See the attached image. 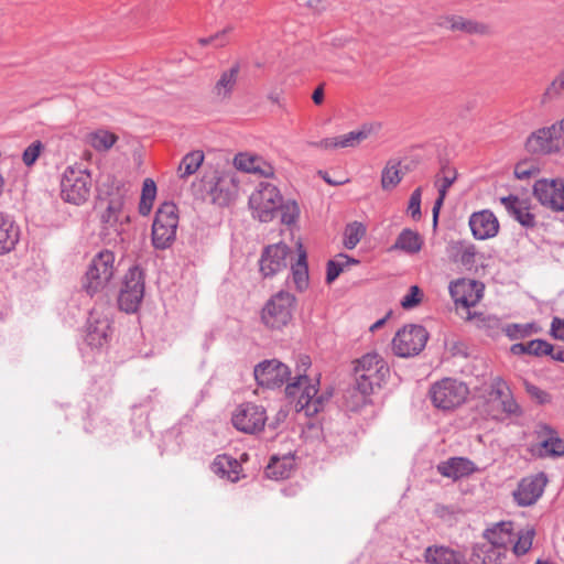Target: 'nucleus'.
<instances>
[{
    "instance_id": "nucleus-1",
    "label": "nucleus",
    "mask_w": 564,
    "mask_h": 564,
    "mask_svg": "<svg viewBox=\"0 0 564 564\" xmlns=\"http://www.w3.org/2000/svg\"><path fill=\"white\" fill-rule=\"evenodd\" d=\"M202 185L212 203L224 207L237 199L240 180L231 169H212L205 172Z\"/></svg>"
},
{
    "instance_id": "nucleus-2",
    "label": "nucleus",
    "mask_w": 564,
    "mask_h": 564,
    "mask_svg": "<svg viewBox=\"0 0 564 564\" xmlns=\"http://www.w3.org/2000/svg\"><path fill=\"white\" fill-rule=\"evenodd\" d=\"M316 384L311 383L306 375L299 373L294 381L285 388L286 397L295 400L296 412H304L306 416L317 414L324 405L325 398L317 395Z\"/></svg>"
},
{
    "instance_id": "nucleus-3",
    "label": "nucleus",
    "mask_w": 564,
    "mask_h": 564,
    "mask_svg": "<svg viewBox=\"0 0 564 564\" xmlns=\"http://www.w3.org/2000/svg\"><path fill=\"white\" fill-rule=\"evenodd\" d=\"M486 406L487 415L497 421L520 413V408L513 399L509 386L501 377L492 378L486 395Z\"/></svg>"
},
{
    "instance_id": "nucleus-4",
    "label": "nucleus",
    "mask_w": 564,
    "mask_h": 564,
    "mask_svg": "<svg viewBox=\"0 0 564 564\" xmlns=\"http://www.w3.org/2000/svg\"><path fill=\"white\" fill-rule=\"evenodd\" d=\"M178 225L177 207L174 203L161 204L155 213L152 225V245L155 249L164 250L174 242Z\"/></svg>"
},
{
    "instance_id": "nucleus-5",
    "label": "nucleus",
    "mask_w": 564,
    "mask_h": 564,
    "mask_svg": "<svg viewBox=\"0 0 564 564\" xmlns=\"http://www.w3.org/2000/svg\"><path fill=\"white\" fill-rule=\"evenodd\" d=\"M469 394L468 387L460 380L444 378L430 389V397L435 408L452 411L460 406Z\"/></svg>"
},
{
    "instance_id": "nucleus-6",
    "label": "nucleus",
    "mask_w": 564,
    "mask_h": 564,
    "mask_svg": "<svg viewBox=\"0 0 564 564\" xmlns=\"http://www.w3.org/2000/svg\"><path fill=\"white\" fill-rule=\"evenodd\" d=\"M282 195L276 186L261 182L249 197V208L253 218L261 223L271 221L281 206Z\"/></svg>"
},
{
    "instance_id": "nucleus-7",
    "label": "nucleus",
    "mask_w": 564,
    "mask_h": 564,
    "mask_svg": "<svg viewBox=\"0 0 564 564\" xmlns=\"http://www.w3.org/2000/svg\"><path fill=\"white\" fill-rule=\"evenodd\" d=\"M91 191V175L87 170L68 166L61 180V194L65 202L82 205L88 200Z\"/></svg>"
},
{
    "instance_id": "nucleus-8",
    "label": "nucleus",
    "mask_w": 564,
    "mask_h": 564,
    "mask_svg": "<svg viewBox=\"0 0 564 564\" xmlns=\"http://www.w3.org/2000/svg\"><path fill=\"white\" fill-rule=\"evenodd\" d=\"M115 273V254L109 250L98 252L86 272L84 289L90 295L102 290Z\"/></svg>"
},
{
    "instance_id": "nucleus-9",
    "label": "nucleus",
    "mask_w": 564,
    "mask_h": 564,
    "mask_svg": "<svg viewBox=\"0 0 564 564\" xmlns=\"http://www.w3.org/2000/svg\"><path fill=\"white\" fill-rule=\"evenodd\" d=\"M354 370L356 381L366 390L379 388L389 373L384 360L376 352L366 354L357 359Z\"/></svg>"
},
{
    "instance_id": "nucleus-10",
    "label": "nucleus",
    "mask_w": 564,
    "mask_h": 564,
    "mask_svg": "<svg viewBox=\"0 0 564 564\" xmlns=\"http://www.w3.org/2000/svg\"><path fill=\"white\" fill-rule=\"evenodd\" d=\"M295 297L289 292L280 291L264 305L261 314L263 324L271 329H281L292 318Z\"/></svg>"
},
{
    "instance_id": "nucleus-11",
    "label": "nucleus",
    "mask_w": 564,
    "mask_h": 564,
    "mask_svg": "<svg viewBox=\"0 0 564 564\" xmlns=\"http://www.w3.org/2000/svg\"><path fill=\"white\" fill-rule=\"evenodd\" d=\"M564 118L549 127L532 132L525 142V148L533 154H550L558 152L563 145Z\"/></svg>"
},
{
    "instance_id": "nucleus-12",
    "label": "nucleus",
    "mask_w": 564,
    "mask_h": 564,
    "mask_svg": "<svg viewBox=\"0 0 564 564\" xmlns=\"http://www.w3.org/2000/svg\"><path fill=\"white\" fill-rule=\"evenodd\" d=\"M123 204L122 195L116 194L110 197L105 212L101 214L102 227L100 235L107 243H117L122 240L123 223L129 220V217L123 214Z\"/></svg>"
},
{
    "instance_id": "nucleus-13",
    "label": "nucleus",
    "mask_w": 564,
    "mask_h": 564,
    "mask_svg": "<svg viewBox=\"0 0 564 564\" xmlns=\"http://www.w3.org/2000/svg\"><path fill=\"white\" fill-rule=\"evenodd\" d=\"M429 334L421 325H406L392 339V349L400 357L417 355L426 345Z\"/></svg>"
},
{
    "instance_id": "nucleus-14",
    "label": "nucleus",
    "mask_w": 564,
    "mask_h": 564,
    "mask_svg": "<svg viewBox=\"0 0 564 564\" xmlns=\"http://www.w3.org/2000/svg\"><path fill=\"white\" fill-rule=\"evenodd\" d=\"M144 295V279L138 267L131 268L123 281L118 303L119 307L127 313H134L142 302Z\"/></svg>"
},
{
    "instance_id": "nucleus-15",
    "label": "nucleus",
    "mask_w": 564,
    "mask_h": 564,
    "mask_svg": "<svg viewBox=\"0 0 564 564\" xmlns=\"http://www.w3.org/2000/svg\"><path fill=\"white\" fill-rule=\"evenodd\" d=\"M267 419L263 406L246 402L237 406L232 413L231 421L238 431L254 434L262 431Z\"/></svg>"
},
{
    "instance_id": "nucleus-16",
    "label": "nucleus",
    "mask_w": 564,
    "mask_h": 564,
    "mask_svg": "<svg viewBox=\"0 0 564 564\" xmlns=\"http://www.w3.org/2000/svg\"><path fill=\"white\" fill-rule=\"evenodd\" d=\"M533 195L553 212H564V177L542 178L534 183Z\"/></svg>"
},
{
    "instance_id": "nucleus-17",
    "label": "nucleus",
    "mask_w": 564,
    "mask_h": 564,
    "mask_svg": "<svg viewBox=\"0 0 564 564\" xmlns=\"http://www.w3.org/2000/svg\"><path fill=\"white\" fill-rule=\"evenodd\" d=\"M293 258V252L283 242L265 247L260 258V271L269 278L284 271Z\"/></svg>"
},
{
    "instance_id": "nucleus-18",
    "label": "nucleus",
    "mask_w": 564,
    "mask_h": 564,
    "mask_svg": "<svg viewBox=\"0 0 564 564\" xmlns=\"http://www.w3.org/2000/svg\"><path fill=\"white\" fill-rule=\"evenodd\" d=\"M258 384L267 388L281 387L291 375V371L283 362L271 359L258 364L253 370Z\"/></svg>"
},
{
    "instance_id": "nucleus-19",
    "label": "nucleus",
    "mask_w": 564,
    "mask_h": 564,
    "mask_svg": "<svg viewBox=\"0 0 564 564\" xmlns=\"http://www.w3.org/2000/svg\"><path fill=\"white\" fill-rule=\"evenodd\" d=\"M110 334L111 322L109 316L98 308H93L87 319L86 343L95 348L102 347L108 343Z\"/></svg>"
},
{
    "instance_id": "nucleus-20",
    "label": "nucleus",
    "mask_w": 564,
    "mask_h": 564,
    "mask_svg": "<svg viewBox=\"0 0 564 564\" xmlns=\"http://www.w3.org/2000/svg\"><path fill=\"white\" fill-rule=\"evenodd\" d=\"M547 478L543 473L520 480L513 491L514 501L521 507L534 505L544 492Z\"/></svg>"
},
{
    "instance_id": "nucleus-21",
    "label": "nucleus",
    "mask_w": 564,
    "mask_h": 564,
    "mask_svg": "<svg viewBox=\"0 0 564 564\" xmlns=\"http://www.w3.org/2000/svg\"><path fill=\"white\" fill-rule=\"evenodd\" d=\"M449 294L455 304L469 308L480 301L482 285L474 280L458 279L451 282Z\"/></svg>"
},
{
    "instance_id": "nucleus-22",
    "label": "nucleus",
    "mask_w": 564,
    "mask_h": 564,
    "mask_svg": "<svg viewBox=\"0 0 564 564\" xmlns=\"http://www.w3.org/2000/svg\"><path fill=\"white\" fill-rule=\"evenodd\" d=\"M234 166L241 172L254 174L261 177H273L274 167L262 156L250 153L240 152L234 158Z\"/></svg>"
},
{
    "instance_id": "nucleus-23",
    "label": "nucleus",
    "mask_w": 564,
    "mask_h": 564,
    "mask_svg": "<svg viewBox=\"0 0 564 564\" xmlns=\"http://www.w3.org/2000/svg\"><path fill=\"white\" fill-rule=\"evenodd\" d=\"M436 24L445 30L452 32H462L465 34H486L488 33V25L473 19H467L457 14L440 15Z\"/></svg>"
},
{
    "instance_id": "nucleus-24",
    "label": "nucleus",
    "mask_w": 564,
    "mask_h": 564,
    "mask_svg": "<svg viewBox=\"0 0 564 564\" xmlns=\"http://www.w3.org/2000/svg\"><path fill=\"white\" fill-rule=\"evenodd\" d=\"M469 227L473 236L478 240L494 238L499 232V221L488 209L473 213L469 217Z\"/></svg>"
},
{
    "instance_id": "nucleus-25",
    "label": "nucleus",
    "mask_w": 564,
    "mask_h": 564,
    "mask_svg": "<svg viewBox=\"0 0 564 564\" xmlns=\"http://www.w3.org/2000/svg\"><path fill=\"white\" fill-rule=\"evenodd\" d=\"M240 73L239 63L224 69L212 88V97L217 102H224L231 98Z\"/></svg>"
},
{
    "instance_id": "nucleus-26",
    "label": "nucleus",
    "mask_w": 564,
    "mask_h": 564,
    "mask_svg": "<svg viewBox=\"0 0 564 564\" xmlns=\"http://www.w3.org/2000/svg\"><path fill=\"white\" fill-rule=\"evenodd\" d=\"M427 564H466V554L458 547L447 545H431L424 551Z\"/></svg>"
},
{
    "instance_id": "nucleus-27",
    "label": "nucleus",
    "mask_w": 564,
    "mask_h": 564,
    "mask_svg": "<svg viewBox=\"0 0 564 564\" xmlns=\"http://www.w3.org/2000/svg\"><path fill=\"white\" fill-rule=\"evenodd\" d=\"M500 203L507 209L510 216L519 221L525 228H533L535 226V217L530 212L529 206L524 200H521L516 195H509L500 198Z\"/></svg>"
},
{
    "instance_id": "nucleus-28",
    "label": "nucleus",
    "mask_w": 564,
    "mask_h": 564,
    "mask_svg": "<svg viewBox=\"0 0 564 564\" xmlns=\"http://www.w3.org/2000/svg\"><path fill=\"white\" fill-rule=\"evenodd\" d=\"M476 470L475 464L465 457H452L437 465V471L447 478L457 480L471 475Z\"/></svg>"
},
{
    "instance_id": "nucleus-29",
    "label": "nucleus",
    "mask_w": 564,
    "mask_h": 564,
    "mask_svg": "<svg viewBox=\"0 0 564 564\" xmlns=\"http://www.w3.org/2000/svg\"><path fill=\"white\" fill-rule=\"evenodd\" d=\"M535 433L545 455L554 457L564 455V438L558 437L557 432L550 425L539 424Z\"/></svg>"
},
{
    "instance_id": "nucleus-30",
    "label": "nucleus",
    "mask_w": 564,
    "mask_h": 564,
    "mask_svg": "<svg viewBox=\"0 0 564 564\" xmlns=\"http://www.w3.org/2000/svg\"><path fill=\"white\" fill-rule=\"evenodd\" d=\"M20 240V229L13 218L0 213V254L11 252Z\"/></svg>"
},
{
    "instance_id": "nucleus-31",
    "label": "nucleus",
    "mask_w": 564,
    "mask_h": 564,
    "mask_svg": "<svg viewBox=\"0 0 564 564\" xmlns=\"http://www.w3.org/2000/svg\"><path fill=\"white\" fill-rule=\"evenodd\" d=\"M210 468L214 474L231 482H236L240 478L241 465L230 456L218 455L212 463Z\"/></svg>"
},
{
    "instance_id": "nucleus-32",
    "label": "nucleus",
    "mask_w": 564,
    "mask_h": 564,
    "mask_svg": "<svg viewBox=\"0 0 564 564\" xmlns=\"http://www.w3.org/2000/svg\"><path fill=\"white\" fill-rule=\"evenodd\" d=\"M294 457L284 455L282 457L272 456L265 468V475L270 479L281 480L291 476L294 470Z\"/></svg>"
},
{
    "instance_id": "nucleus-33",
    "label": "nucleus",
    "mask_w": 564,
    "mask_h": 564,
    "mask_svg": "<svg viewBox=\"0 0 564 564\" xmlns=\"http://www.w3.org/2000/svg\"><path fill=\"white\" fill-rule=\"evenodd\" d=\"M307 256L302 243H297V259L291 263L293 282L299 291H304L308 285Z\"/></svg>"
},
{
    "instance_id": "nucleus-34",
    "label": "nucleus",
    "mask_w": 564,
    "mask_h": 564,
    "mask_svg": "<svg viewBox=\"0 0 564 564\" xmlns=\"http://www.w3.org/2000/svg\"><path fill=\"white\" fill-rule=\"evenodd\" d=\"M373 390L364 389L361 383H356L348 388L345 392V406L349 411H359L369 402V398L372 394Z\"/></svg>"
},
{
    "instance_id": "nucleus-35",
    "label": "nucleus",
    "mask_w": 564,
    "mask_h": 564,
    "mask_svg": "<svg viewBox=\"0 0 564 564\" xmlns=\"http://www.w3.org/2000/svg\"><path fill=\"white\" fill-rule=\"evenodd\" d=\"M422 245L423 239L420 234L406 228L400 232L392 249L402 250L406 253L414 254L422 249Z\"/></svg>"
},
{
    "instance_id": "nucleus-36",
    "label": "nucleus",
    "mask_w": 564,
    "mask_h": 564,
    "mask_svg": "<svg viewBox=\"0 0 564 564\" xmlns=\"http://www.w3.org/2000/svg\"><path fill=\"white\" fill-rule=\"evenodd\" d=\"M510 530L511 523H499L492 529H488L485 532L487 539L485 544H490L507 552L508 544L512 542Z\"/></svg>"
},
{
    "instance_id": "nucleus-37",
    "label": "nucleus",
    "mask_w": 564,
    "mask_h": 564,
    "mask_svg": "<svg viewBox=\"0 0 564 564\" xmlns=\"http://www.w3.org/2000/svg\"><path fill=\"white\" fill-rule=\"evenodd\" d=\"M513 355H533V356H545L553 351V345L549 344L543 339H533L529 343L513 344L510 348Z\"/></svg>"
},
{
    "instance_id": "nucleus-38",
    "label": "nucleus",
    "mask_w": 564,
    "mask_h": 564,
    "mask_svg": "<svg viewBox=\"0 0 564 564\" xmlns=\"http://www.w3.org/2000/svg\"><path fill=\"white\" fill-rule=\"evenodd\" d=\"M205 155L202 151L196 150L187 153L180 162L177 173L181 178L193 175L203 164Z\"/></svg>"
},
{
    "instance_id": "nucleus-39",
    "label": "nucleus",
    "mask_w": 564,
    "mask_h": 564,
    "mask_svg": "<svg viewBox=\"0 0 564 564\" xmlns=\"http://www.w3.org/2000/svg\"><path fill=\"white\" fill-rule=\"evenodd\" d=\"M403 174L400 170V162L390 160L381 173V186L386 191L394 188L402 180Z\"/></svg>"
},
{
    "instance_id": "nucleus-40",
    "label": "nucleus",
    "mask_w": 564,
    "mask_h": 564,
    "mask_svg": "<svg viewBox=\"0 0 564 564\" xmlns=\"http://www.w3.org/2000/svg\"><path fill=\"white\" fill-rule=\"evenodd\" d=\"M156 197V185L152 178L143 181L141 197L139 203V213L142 216H148L151 213L153 203Z\"/></svg>"
},
{
    "instance_id": "nucleus-41",
    "label": "nucleus",
    "mask_w": 564,
    "mask_h": 564,
    "mask_svg": "<svg viewBox=\"0 0 564 564\" xmlns=\"http://www.w3.org/2000/svg\"><path fill=\"white\" fill-rule=\"evenodd\" d=\"M457 178V171L448 164H443L435 176V186L438 191V196L446 197L448 188L454 184Z\"/></svg>"
},
{
    "instance_id": "nucleus-42",
    "label": "nucleus",
    "mask_w": 564,
    "mask_h": 564,
    "mask_svg": "<svg viewBox=\"0 0 564 564\" xmlns=\"http://www.w3.org/2000/svg\"><path fill=\"white\" fill-rule=\"evenodd\" d=\"M118 140V137L107 130H97L88 135V143L97 151H108Z\"/></svg>"
},
{
    "instance_id": "nucleus-43",
    "label": "nucleus",
    "mask_w": 564,
    "mask_h": 564,
    "mask_svg": "<svg viewBox=\"0 0 564 564\" xmlns=\"http://www.w3.org/2000/svg\"><path fill=\"white\" fill-rule=\"evenodd\" d=\"M453 257L456 262H459L468 269L475 264L476 247L474 245L457 242L453 246Z\"/></svg>"
},
{
    "instance_id": "nucleus-44",
    "label": "nucleus",
    "mask_w": 564,
    "mask_h": 564,
    "mask_svg": "<svg viewBox=\"0 0 564 564\" xmlns=\"http://www.w3.org/2000/svg\"><path fill=\"white\" fill-rule=\"evenodd\" d=\"M506 551L497 549L490 544H482L476 552V555L481 560L482 564H503Z\"/></svg>"
},
{
    "instance_id": "nucleus-45",
    "label": "nucleus",
    "mask_w": 564,
    "mask_h": 564,
    "mask_svg": "<svg viewBox=\"0 0 564 564\" xmlns=\"http://www.w3.org/2000/svg\"><path fill=\"white\" fill-rule=\"evenodd\" d=\"M540 332V327L535 323L527 324H508L505 327L506 335L511 339H522Z\"/></svg>"
},
{
    "instance_id": "nucleus-46",
    "label": "nucleus",
    "mask_w": 564,
    "mask_h": 564,
    "mask_svg": "<svg viewBox=\"0 0 564 564\" xmlns=\"http://www.w3.org/2000/svg\"><path fill=\"white\" fill-rule=\"evenodd\" d=\"M564 94V69L547 85L542 97L541 102L546 104L551 100L560 98Z\"/></svg>"
},
{
    "instance_id": "nucleus-47",
    "label": "nucleus",
    "mask_w": 564,
    "mask_h": 564,
    "mask_svg": "<svg viewBox=\"0 0 564 564\" xmlns=\"http://www.w3.org/2000/svg\"><path fill=\"white\" fill-rule=\"evenodd\" d=\"M364 235L365 228L360 223L355 221L347 225L344 232V246L347 249H354Z\"/></svg>"
},
{
    "instance_id": "nucleus-48",
    "label": "nucleus",
    "mask_w": 564,
    "mask_h": 564,
    "mask_svg": "<svg viewBox=\"0 0 564 564\" xmlns=\"http://www.w3.org/2000/svg\"><path fill=\"white\" fill-rule=\"evenodd\" d=\"M369 135L368 130L350 131L346 134L337 137V149L356 148L360 142Z\"/></svg>"
},
{
    "instance_id": "nucleus-49",
    "label": "nucleus",
    "mask_w": 564,
    "mask_h": 564,
    "mask_svg": "<svg viewBox=\"0 0 564 564\" xmlns=\"http://www.w3.org/2000/svg\"><path fill=\"white\" fill-rule=\"evenodd\" d=\"M281 221L286 226L296 224L300 216V207L295 200L281 202Z\"/></svg>"
},
{
    "instance_id": "nucleus-50",
    "label": "nucleus",
    "mask_w": 564,
    "mask_h": 564,
    "mask_svg": "<svg viewBox=\"0 0 564 564\" xmlns=\"http://www.w3.org/2000/svg\"><path fill=\"white\" fill-rule=\"evenodd\" d=\"M533 529H525L519 532L517 541L513 543L512 550L516 555L525 554L532 546L534 538Z\"/></svg>"
},
{
    "instance_id": "nucleus-51",
    "label": "nucleus",
    "mask_w": 564,
    "mask_h": 564,
    "mask_svg": "<svg viewBox=\"0 0 564 564\" xmlns=\"http://www.w3.org/2000/svg\"><path fill=\"white\" fill-rule=\"evenodd\" d=\"M346 268L345 261H340V254L334 260H329L327 262L326 282L328 284L333 283Z\"/></svg>"
},
{
    "instance_id": "nucleus-52",
    "label": "nucleus",
    "mask_w": 564,
    "mask_h": 564,
    "mask_svg": "<svg viewBox=\"0 0 564 564\" xmlns=\"http://www.w3.org/2000/svg\"><path fill=\"white\" fill-rule=\"evenodd\" d=\"M421 199H422V188H415L409 200L408 213L414 219L419 220L421 218Z\"/></svg>"
},
{
    "instance_id": "nucleus-53",
    "label": "nucleus",
    "mask_w": 564,
    "mask_h": 564,
    "mask_svg": "<svg viewBox=\"0 0 564 564\" xmlns=\"http://www.w3.org/2000/svg\"><path fill=\"white\" fill-rule=\"evenodd\" d=\"M539 170L535 164L530 161L519 162L514 167V176L518 180H529L534 176Z\"/></svg>"
},
{
    "instance_id": "nucleus-54",
    "label": "nucleus",
    "mask_w": 564,
    "mask_h": 564,
    "mask_svg": "<svg viewBox=\"0 0 564 564\" xmlns=\"http://www.w3.org/2000/svg\"><path fill=\"white\" fill-rule=\"evenodd\" d=\"M43 149L41 141H34L23 152L22 160L26 166H31L35 163L40 153Z\"/></svg>"
},
{
    "instance_id": "nucleus-55",
    "label": "nucleus",
    "mask_w": 564,
    "mask_h": 564,
    "mask_svg": "<svg viewBox=\"0 0 564 564\" xmlns=\"http://www.w3.org/2000/svg\"><path fill=\"white\" fill-rule=\"evenodd\" d=\"M422 296L423 294L421 289L416 285H412L409 293L402 299L401 305L405 310L413 308L421 302Z\"/></svg>"
},
{
    "instance_id": "nucleus-56",
    "label": "nucleus",
    "mask_w": 564,
    "mask_h": 564,
    "mask_svg": "<svg viewBox=\"0 0 564 564\" xmlns=\"http://www.w3.org/2000/svg\"><path fill=\"white\" fill-rule=\"evenodd\" d=\"M230 31V29H225L223 30L221 32H218L212 36H208V37H202L198 40V43L202 45V46H206V45H214L216 47H221L225 45L226 43V40H225V35Z\"/></svg>"
},
{
    "instance_id": "nucleus-57",
    "label": "nucleus",
    "mask_w": 564,
    "mask_h": 564,
    "mask_svg": "<svg viewBox=\"0 0 564 564\" xmlns=\"http://www.w3.org/2000/svg\"><path fill=\"white\" fill-rule=\"evenodd\" d=\"M525 390L528 394L534 399L538 403H546L550 401V395L545 391L541 390L539 387L525 382Z\"/></svg>"
},
{
    "instance_id": "nucleus-58",
    "label": "nucleus",
    "mask_w": 564,
    "mask_h": 564,
    "mask_svg": "<svg viewBox=\"0 0 564 564\" xmlns=\"http://www.w3.org/2000/svg\"><path fill=\"white\" fill-rule=\"evenodd\" d=\"M308 145L321 150H335L337 149V137L325 138L321 141H311Z\"/></svg>"
},
{
    "instance_id": "nucleus-59",
    "label": "nucleus",
    "mask_w": 564,
    "mask_h": 564,
    "mask_svg": "<svg viewBox=\"0 0 564 564\" xmlns=\"http://www.w3.org/2000/svg\"><path fill=\"white\" fill-rule=\"evenodd\" d=\"M551 335L555 339L564 340V318L554 317L552 319Z\"/></svg>"
},
{
    "instance_id": "nucleus-60",
    "label": "nucleus",
    "mask_w": 564,
    "mask_h": 564,
    "mask_svg": "<svg viewBox=\"0 0 564 564\" xmlns=\"http://www.w3.org/2000/svg\"><path fill=\"white\" fill-rule=\"evenodd\" d=\"M466 318H467V321L475 322L477 327H482L485 325V317L482 316V314H477V313L473 314V313L468 312V315Z\"/></svg>"
},
{
    "instance_id": "nucleus-61",
    "label": "nucleus",
    "mask_w": 564,
    "mask_h": 564,
    "mask_svg": "<svg viewBox=\"0 0 564 564\" xmlns=\"http://www.w3.org/2000/svg\"><path fill=\"white\" fill-rule=\"evenodd\" d=\"M312 99L315 105H321L324 101V88L323 86H318L312 95Z\"/></svg>"
},
{
    "instance_id": "nucleus-62",
    "label": "nucleus",
    "mask_w": 564,
    "mask_h": 564,
    "mask_svg": "<svg viewBox=\"0 0 564 564\" xmlns=\"http://www.w3.org/2000/svg\"><path fill=\"white\" fill-rule=\"evenodd\" d=\"M547 356H551V358L556 361L564 362V348H561V347L555 348L553 346V351L550 352Z\"/></svg>"
},
{
    "instance_id": "nucleus-63",
    "label": "nucleus",
    "mask_w": 564,
    "mask_h": 564,
    "mask_svg": "<svg viewBox=\"0 0 564 564\" xmlns=\"http://www.w3.org/2000/svg\"><path fill=\"white\" fill-rule=\"evenodd\" d=\"M444 200L445 198L444 197H441L438 196L437 199L435 200L434 203V206H433V216H438L440 215V210L444 204Z\"/></svg>"
},
{
    "instance_id": "nucleus-64",
    "label": "nucleus",
    "mask_w": 564,
    "mask_h": 564,
    "mask_svg": "<svg viewBox=\"0 0 564 564\" xmlns=\"http://www.w3.org/2000/svg\"><path fill=\"white\" fill-rule=\"evenodd\" d=\"M339 254H340V261H345L347 267L359 263L358 260H356L347 254H344V253H339Z\"/></svg>"
}]
</instances>
